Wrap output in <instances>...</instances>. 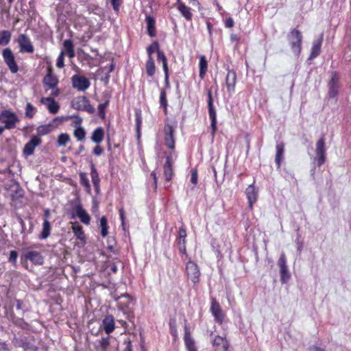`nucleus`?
Here are the masks:
<instances>
[{"instance_id": "29", "label": "nucleus", "mask_w": 351, "mask_h": 351, "mask_svg": "<svg viewBox=\"0 0 351 351\" xmlns=\"http://www.w3.org/2000/svg\"><path fill=\"white\" fill-rule=\"evenodd\" d=\"M178 10L181 15L186 20L191 21L192 19V12L191 8L186 6L184 3H180V6L178 7Z\"/></svg>"}, {"instance_id": "46", "label": "nucleus", "mask_w": 351, "mask_h": 351, "mask_svg": "<svg viewBox=\"0 0 351 351\" xmlns=\"http://www.w3.org/2000/svg\"><path fill=\"white\" fill-rule=\"evenodd\" d=\"M158 50H160L159 49V45H158V43L157 42H154L151 45H149L147 48V54H148V58L149 57H152V53L154 52V51H156L158 52Z\"/></svg>"}, {"instance_id": "45", "label": "nucleus", "mask_w": 351, "mask_h": 351, "mask_svg": "<svg viewBox=\"0 0 351 351\" xmlns=\"http://www.w3.org/2000/svg\"><path fill=\"white\" fill-rule=\"evenodd\" d=\"M177 242L180 252L186 256V239L178 238Z\"/></svg>"}, {"instance_id": "23", "label": "nucleus", "mask_w": 351, "mask_h": 351, "mask_svg": "<svg viewBox=\"0 0 351 351\" xmlns=\"http://www.w3.org/2000/svg\"><path fill=\"white\" fill-rule=\"evenodd\" d=\"M164 176L167 181H170L173 176L171 156H167L164 165Z\"/></svg>"}, {"instance_id": "37", "label": "nucleus", "mask_w": 351, "mask_h": 351, "mask_svg": "<svg viewBox=\"0 0 351 351\" xmlns=\"http://www.w3.org/2000/svg\"><path fill=\"white\" fill-rule=\"evenodd\" d=\"M71 141L70 136L67 133H62L58 136L57 145L59 147L65 146Z\"/></svg>"}, {"instance_id": "6", "label": "nucleus", "mask_w": 351, "mask_h": 351, "mask_svg": "<svg viewBox=\"0 0 351 351\" xmlns=\"http://www.w3.org/2000/svg\"><path fill=\"white\" fill-rule=\"evenodd\" d=\"M64 121V117H57L54 118L50 123L48 124L40 125L38 128L37 132L40 135H46L55 129H56L58 125L62 123Z\"/></svg>"}, {"instance_id": "9", "label": "nucleus", "mask_w": 351, "mask_h": 351, "mask_svg": "<svg viewBox=\"0 0 351 351\" xmlns=\"http://www.w3.org/2000/svg\"><path fill=\"white\" fill-rule=\"evenodd\" d=\"M21 260L29 261L35 265H42L43 257L40 253L37 251L27 250L23 252Z\"/></svg>"}, {"instance_id": "17", "label": "nucleus", "mask_w": 351, "mask_h": 351, "mask_svg": "<svg viewBox=\"0 0 351 351\" xmlns=\"http://www.w3.org/2000/svg\"><path fill=\"white\" fill-rule=\"evenodd\" d=\"M41 143V139L37 136H33L30 141L27 143L23 149V153L26 156L32 155L35 147Z\"/></svg>"}, {"instance_id": "64", "label": "nucleus", "mask_w": 351, "mask_h": 351, "mask_svg": "<svg viewBox=\"0 0 351 351\" xmlns=\"http://www.w3.org/2000/svg\"><path fill=\"white\" fill-rule=\"evenodd\" d=\"M67 54L70 58H73L75 56L74 49L67 52Z\"/></svg>"}, {"instance_id": "40", "label": "nucleus", "mask_w": 351, "mask_h": 351, "mask_svg": "<svg viewBox=\"0 0 351 351\" xmlns=\"http://www.w3.org/2000/svg\"><path fill=\"white\" fill-rule=\"evenodd\" d=\"M80 101H82L83 103L84 106L82 108L77 107V108L78 110L82 109V110H84L90 113L94 112V111H95L94 108L88 104V101L86 97L81 98Z\"/></svg>"}, {"instance_id": "22", "label": "nucleus", "mask_w": 351, "mask_h": 351, "mask_svg": "<svg viewBox=\"0 0 351 351\" xmlns=\"http://www.w3.org/2000/svg\"><path fill=\"white\" fill-rule=\"evenodd\" d=\"M276 154L275 158V162L276 163L277 167L280 168L281 162L284 158V152H285V144L282 142L277 143L276 145Z\"/></svg>"}, {"instance_id": "61", "label": "nucleus", "mask_w": 351, "mask_h": 351, "mask_svg": "<svg viewBox=\"0 0 351 351\" xmlns=\"http://www.w3.org/2000/svg\"><path fill=\"white\" fill-rule=\"evenodd\" d=\"M213 3H214V5L216 6L217 10L220 13H222V12L223 11V10L222 7L219 5V2L217 1V0H214Z\"/></svg>"}, {"instance_id": "53", "label": "nucleus", "mask_w": 351, "mask_h": 351, "mask_svg": "<svg viewBox=\"0 0 351 351\" xmlns=\"http://www.w3.org/2000/svg\"><path fill=\"white\" fill-rule=\"evenodd\" d=\"M191 182L194 185L197 184V171L195 169H193L191 171Z\"/></svg>"}, {"instance_id": "19", "label": "nucleus", "mask_w": 351, "mask_h": 351, "mask_svg": "<svg viewBox=\"0 0 351 351\" xmlns=\"http://www.w3.org/2000/svg\"><path fill=\"white\" fill-rule=\"evenodd\" d=\"M210 311L212 315L214 316L215 321L221 324L224 318V314L219 304L215 300H212Z\"/></svg>"}, {"instance_id": "38", "label": "nucleus", "mask_w": 351, "mask_h": 351, "mask_svg": "<svg viewBox=\"0 0 351 351\" xmlns=\"http://www.w3.org/2000/svg\"><path fill=\"white\" fill-rule=\"evenodd\" d=\"M90 176H91L92 182H93L94 186L96 188H98L99 185V178L98 173L93 165H92V166H91Z\"/></svg>"}, {"instance_id": "16", "label": "nucleus", "mask_w": 351, "mask_h": 351, "mask_svg": "<svg viewBox=\"0 0 351 351\" xmlns=\"http://www.w3.org/2000/svg\"><path fill=\"white\" fill-rule=\"evenodd\" d=\"M40 102L47 108L48 110L51 114H56L60 109L59 104L54 100L52 96L42 97Z\"/></svg>"}, {"instance_id": "30", "label": "nucleus", "mask_w": 351, "mask_h": 351, "mask_svg": "<svg viewBox=\"0 0 351 351\" xmlns=\"http://www.w3.org/2000/svg\"><path fill=\"white\" fill-rule=\"evenodd\" d=\"M322 38L313 42L309 59H314L317 58L320 53Z\"/></svg>"}, {"instance_id": "59", "label": "nucleus", "mask_w": 351, "mask_h": 351, "mask_svg": "<svg viewBox=\"0 0 351 351\" xmlns=\"http://www.w3.org/2000/svg\"><path fill=\"white\" fill-rule=\"evenodd\" d=\"M189 3H191L193 6L197 7L199 10L201 9V5L197 0H189Z\"/></svg>"}, {"instance_id": "51", "label": "nucleus", "mask_w": 351, "mask_h": 351, "mask_svg": "<svg viewBox=\"0 0 351 351\" xmlns=\"http://www.w3.org/2000/svg\"><path fill=\"white\" fill-rule=\"evenodd\" d=\"M56 66L58 68H62L64 66V52L62 51L57 58Z\"/></svg>"}, {"instance_id": "31", "label": "nucleus", "mask_w": 351, "mask_h": 351, "mask_svg": "<svg viewBox=\"0 0 351 351\" xmlns=\"http://www.w3.org/2000/svg\"><path fill=\"white\" fill-rule=\"evenodd\" d=\"M147 23V33L151 37H154L156 35L155 30V19L151 16H146L145 18Z\"/></svg>"}, {"instance_id": "13", "label": "nucleus", "mask_w": 351, "mask_h": 351, "mask_svg": "<svg viewBox=\"0 0 351 351\" xmlns=\"http://www.w3.org/2000/svg\"><path fill=\"white\" fill-rule=\"evenodd\" d=\"M245 195L248 201V206L250 210L253 204L256 202L258 196V189L254 184L249 185L245 189Z\"/></svg>"}, {"instance_id": "49", "label": "nucleus", "mask_w": 351, "mask_h": 351, "mask_svg": "<svg viewBox=\"0 0 351 351\" xmlns=\"http://www.w3.org/2000/svg\"><path fill=\"white\" fill-rule=\"evenodd\" d=\"M108 103L109 101H106L98 106V112L100 117L104 118L105 117V109L108 106Z\"/></svg>"}, {"instance_id": "11", "label": "nucleus", "mask_w": 351, "mask_h": 351, "mask_svg": "<svg viewBox=\"0 0 351 351\" xmlns=\"http://www.w3.org/2000/svg\"><path fill=\"white\" fill-rule=\"evenodd\" d=\"M236 82V72L233 70H228L226 77V87L229 96H232L234 93Z\"/></svg>"}, {"instance_id": "25", "label": "nucleus", "mask_w": 351, "mask_h": 351, "mask_svg": "<svg viewBox=\"0 0 351 351\" xmlns=\"http://www.w3.org/2000/svg\"><path fill=\"white\" fill-rule=\"evenodd\" d=\"M76 215L80 219V221L86 224L90 223V217L88 213L80 206L76 207L75 209Z\"/></svg>"}, {"instance_id": "55", "label": "nucleus", "mask_w": 351, "mask_h": 351, "mask_svg": "<svg viewBox=\"0 0 351 351\" xmlns=\"http://www.w3.org/2000/svg\"><path fill=\"white\" fill-rule=\"evenodd\" d=\"M186 230L183 227L180 228L178 238L182 239H186Z\"/></svg>"}, {"instance_id": "56", "label": "nucleus", "mask_w": 351, "mask_h": 351, "mask_svg": "<svg viewBox=\"0 0 351 351\" xmlns=\"http://www.w3.org/2000/svg\"><path fill=\"white\" fill-rule=\"evenodd\" d=\"M113 9L118 11L121 3V0H110Z\"/></svg>"}, {"instance_id": "44", "label": "nucleus", "mask_w": 351, "mask_h": 351, "mask_svg": "<svg viewBox=\"0 0 351 351\" xmlns=\"http://www.w3.org/2000/svg\"><path fill=\"white\" fill-rule=\"evenodd\" d=\"M135 122H136V131L138 133V136H139L140 133V128L142 124V117H141V111H136L135 113Z\"/></svg>"}, {"instance_id": "3", "label": "nucleus", "mask_w": 351, "mask_h": 351, "mask_svg": "<svg viewBox=\"0 0 351 351\" xmlns=\"http://www.w3.org/2000/svg\"><path fill=\"white\" fill-rule=\"evenodd\" d=\"M2 56L5 64L12 73H16L19 71V66L16 63V58L10 48L5 49L2 52Z\"/></svg>"}, {"instance_id": "10", "label": "nucleus", "mask_w": 351, "mask_h": 351, "mask_svg": "<svg viewBox=\"0 0 351 351\" xmlns=\"http://www.w3.org/2000/svg\"><path fill=\"white\" fill-rule=\"evenodd\" d=\"M18 43L20 47V51L22 53H33L34 46L26 34H21L18 38Z\"/></svg>"}, {"instance_id": "7", "label": "nucleus", "mask_w": 351, "mask_h": 351, "mask_svg": "<svg viewBox=\"0 0 351 351\" xmlns=\"http://www.w3.org/2000/svg\"><path fill=\"white\" fill-rule=\"evenodd\" d=\"M73 87L78 91H84L87 90L90 85V81L84 76L74 75L71 77Z\"/></svg>"}, {"instance_id": "4", "label": "nucleus", "mask_w": 351, "mask_h": 351, "mask_svg": "<svg viewBox=\"0 0 351 351\" xmlns=\"http://www.w3.org/2000/svg\"><path fill=\"white\" fill-rule=\"evenodd\" d=\"M186 273L189 280L194 284H196L199 280L200 271L197 265L189 260L186 264Z\"/></svg>"}, {"instance_id": "12", "label": "nucleus", "mask_w": 351, "mask_h": 351, "mask_svg": "<svg viewBox=\"0 0 351 351\" xmlns=\"http://www.w3.org/2000/svg\"><path fill=\"white\" fill-rule=\"evenodd\" d=\"M208 114L211 121L210 126L212 128V136H214L217 130V114L216 110L213 106V99L210 93H208Z\"/></svg>"}, {"instance_id": "48", "label": "nucleus", "mask_w": 351, "mask_h": 351, "mask_svg": "<svg viewBox=\"0 0 351 351\" xmlns=\"http://www.w3.org/2000/svg\"><path fill=\"white\" fill-rule=\"evenodd\" d=\"M160 106L164 108L165 112H167V100L166 98V93L165 90H162L160 95Z\"/></svg>"}, {"instance_id": "42", "label": "nucleus", "mask_w": 351, "mask_h": 351, "mask_svg": "<svg viewBox=\"0 0 351 351\" xmlns=\"http://www.w3.org/2000/svg\"><path fill=\"white\" fill-rule=\"evenodd\" d=\"M36 108L30 103H27L25 107V116L27 118L32 119L36 113Z\"/></svg>"}, {"instance_id": "8", "label": "nucleus", "mask_w": 351, "mask_h": 351, "mask_svg": "<svg viewBox=\"0 0 351 351\" xmlns=\"http://www.w3.org/2000/svg\"><path fill=\"white\" fill-rule=\"evenodd\" d=\"M19 121L17 116L8 110L1 112V122L5 124V129H12L16 127V123Z\"/></svg>"}, {"instance_id": "20", "label": "nucleus", "mask_w": 351, "mask_h": 351, "mask_svg": "<svg viewBox=\"0 0 351 351\" xmlns=\"http://www.w3.org/2000/svg\"><path fill=\"white\" fill-rule=\"evenodd\" d=\"M339 75L336 72L331 73V79L329 82L328 95L330 97H335L338 93Z\"/></svg>"}, {"instance_id": "47", "label": "nucleus", "mask_w": 351, "mask_h": 351, "mask_svg": "<svg viewBox=\"0 0 351 351\" xmlns=\"http://www.w3.org/2000/svg\"><path fill=\"white\" fill-rule=\"evenodd\" d=\"M11 38V34L8 31H2L1 32V45H7Z\"/></svg>"}, {"instance_id": "34", "label": "nucleus", "mask_w": 351, "mask_h": 351, "mask_svg": "<svg viewBox=\"0 0 351 351\" xmlns=\"http://www.w3.org/2000/svg\"><path fill=\"white\" fill-rule=\"evenodd\" d=\"M51 232V225L49 221L47 219H45L43 225V230L40 234V238L42 239H47Z\"/></svg>"}, {"instance_id": "21", "label": "nucleus", "mask_w": 351, "mask_h": 351, "mask_svg": "<svg viewBox=\"0 0 351 351\" xmlns=\"http://www.w3.org/2000/svg\"><path fill=\"white\" fill-rule=\"evenodd\" d=\"M104 330L107 334H110L114 330V319L112 315H107L102 321Z\"/></svg>"}, {"instance_id": "28", "label": "nucleus", "mask_w": 351, "mask_h": 351, "mask_svg": "<svg viewBox=\"0 0 351 351\" xmlns=\"http://www.w3.org/2000/svg\"><path fill=\"white\" fill-rule=\"evenodd\" d=\"M104 138V130L101 127L97 128L92 133L91 141L95 143H100Z\"/></svg>"}, {"instance_id": "18", "label": "nucleus", "mask_w": 351, "mask_h": 351, "mask_svg": "<svg viewBox=\"0 0 351 351\" xmlns=\"http://www.w3.org/2000/svg\"><path fill=\"white\" fill-rule=\"evenodd\" d=\"M184 346L187 351H197L194 339L192 337L186 326H184Z\"/></svg>"}, {"instance_id": "57", "label": "nucleus", "mask_w": 351, "mask_h": 351, "mask_svg": "<svg viewBox=\"0 0 351 351\" xmlns=\"http://www.w3.org/2000/svg\"><path fill=\"white\" fill-rule=\"evenodd\" d=\"M103 151V149L99 145H97L93 149V153L96 156H100Z\"/></svg>"}, {"instance_id": "58", "label": "nucleus", "mask_w": 351, "mask_h": 351, "mask_svg": "<svg viewBox=\"0 0 351 351\" xmlns=\"http://www.w3.org/2000/svg\"><path fill=\"white\" fill-rule=\"evenodd\" d=\"M225 25L226 27L231 28L234 26V21L232 18H228L226 19L225 22Z\"/></svg>"}, {"instance_id": "60", "label": "nucleus", "mask_w": 351, "mask_h": 351, "mask_svg": "<svg viewBox=\"0 0 351 351\" xmlns=\"http://www.w3.org/2000/svg\"><path fill=\"white\" fill-rule=\"evenodd\" d=\"M151 176L153 178V180H154V189H156V187H157V177H156V173L153 171L152 173H151Z\"/></svg>"}, {"instance_id": "35", "label": "nucleus", "mask_w": 351, "mask_h": 351, "mask_svg": "<svg viewBox=\"0 0 351 351\" xmlns=\"http://www.w3.org/2000/svg\"><path fill=\"white\" fill-rule=\"evenodd\" d=\"M86 132L83 127L75 128L73 130V136L78 141L85 140Z\"/></svg>"}, {"instance_id": "33", "label": "nucleus", "mask_w": 351, "mask_h": 351, "mask_svg": "<svg viewBox=\"0 0 351 351\" xmlns=\"http://www.w3.org/2000/svg\"><path fill=\"white\" fill-rule=\"evenodd\" d=\"M145 69H146V72L149 76L152 77L154 75L156 68H155L154 61V59L152 57L148 58V59L146 62V64H145Z\"/></svg>"}, {"instance_id": "43", "label": "nucleus", "mask_w": 351, "mask_h": 351, "mask_svg": "<svg viewBox=\"0 0 351 351\" xmlns=\"http://www.w3.org/2000/svg\"><path fill=\"white\" fill-rule=\"evenodd\" d=\"M80 183L83 185L88 191L90 190V185L89 183V180L86 177V173H80Z\"/></svg>"}, {"instance_id": "62", "label": "nucleus", "mask_w": 351, "mask_h": 351, "mask_svg": "<svg viewBox=\"0 0 351 351\" xmlns=\"http://www.w3.org/2000/svg\"><path fill=\"white\" fill-rule=\"evenodd\" d=\"M119 215H120V218H121V220L122 226H124V219H125V217H124V210H123V208H121L119 210Z\"/></svg>"}, {"instance_id": "5", "label": "nucleus", "mask_w": 351, "mask_h": 351, "mask_svg": "<svg viewBox=\"0 0 351 351\" xmlns=\"http://www.w3.org/2000/svg\"><path fill=\"white\" fill-rule=\"evenodd\" d=\"M326 147H325V139L324 137H322L317 143H316V157L313 158L314 162L317 161V166H322L326 160Z\"/></svg>"}, {"instance_id": "36", "label": "nucleus", "mask_w": 351, "mask_h": 351, "mask_svg": "<svg viewBox=\"0 0 351 351\" xmlns=\"http://www.w3.org/2000/svg\"><path fill=\"white\" fill-rule=\"evenodd\" d=\"M99 226L101 228V235L103 237H106L108 234V226L107 219L105 216H103L100 219Z\"/></svg>"}, {"instance_id": "24", "label": "nucleus", "mask_w": 351, "mask_h": 351, "mask_svg": "<svg viewBox=\"0 0 351 351\" xmlns=\"http://www.w3.org/2000/svg\"><path fill=\"white\" fill-rule=\"evenodd\" d=\"M110 346L109 337H103L94 343L95 351H107Z\"/></svg>"}, {"instance_id": "52", "label": "nucleus", "mask_w": 351, "mask_h": 351, "mask_svg": "<svg viewBox=\"0 0 351 351\" xmlns=\"http://www.w3.org/2000/svg\"><path fill=\"white\" fill-rule=\"evenodd\" d=\"M63 45L66 52H69L74 49L73 42L69 39L65 40L63 43Z\"/></svg>"}, {"instance_id": "39", "label": "nucleus", "mask_w": 351, "mask_h": 351, "mask_svg": "<svg viewBox=\"0 0 351 351\" xmlns=\"http://www.w3.org/2000/svg\"><path fill=\"white\" fill-rule=\"evenodd\" d=\"M64 120L66 119H72L73 121L71 123V125L74 128V129L82 127V119L79 116L73 115V116L67 117L66 118L64 117Z\"/></svg>"}, {"instance_id": "15", "label": "nucleus", "mask_w": 351, "mask_h": 351, "mask_svg": "<svg viewBox=\"0 0 351 351\" xmlns=\"http://www.w3.org/2000/svg\"><path fill=\"white\" fill-rule=\"evenodd\" d=\"M215 351H228L229 343L225 337L216 336L213 341Z\"/></svg>"}, {"instance_id": "54", "label": "nucleus", "mask_w": 351, "mask_h": 351, "mask_svg": "<svg viewBox=\"0 0 351 351\" xmlns=\"http://www.w3.org/2000/svg\"><path fill=\"white\" fill-rule=\"evenodd\" d=\"M18 254L17 252L14 250H12L10 253L9 256V261L13 264L16 263V258H17Z\"/></svg>"}, {"instance_id": "26", "label": "nucleus", "mask_w": 351, "mask_h": 351, "mask_svg": "<svg viewBox=\"0 0 351 351\" xmlns=\"http://www.w3.org/2000/svg\"><path fill=\"white\" fill-rule=\"evenodd\" d=\"M72 230L78 240L83 242L85 241L86 237L84 232L82 230V226L78 222L76 221L73 223Z\"/></svg>"}, {"instance_id": "63", "label": "nucleus", "mask_w": 351, "mask_h": 351, "mask_svg": "<svg viewBox=\"0 0 351 351\" xmlns=\"http://www.w3.org/2000/svg\"><path fill=\"white\" fill-rule=\"evenodd\" d=\"M114 64L113 62H112L109 66L108 73L112 72L114 71Z\"/></svg>"}, {"instance_id": "27", "label": "nucleus", "mask_w": 351, "mask_h": 351, "mask_svg": "<svg viewBox=\"0 0 351 351\" xmlns=\"http://www.w3.org/2000/svg\"><path fill=\"white\" fill-rule=\"evenodd\" d=\"M157 59L158 61H161L162 63V69L165 72V81L167 82L169 78L167 60L163 51L158 50Z\"/></svg>"}, {"instance_id": "2", "label": "nucleus", "mask_w": 351, "mask_h": 351, "mask_svg": "<svg viewBox=\"0 0 351 351\" xmlns=\"http://www.w3.org/2000/svg\"><path fill=\"white\" fill-rule=\"evenodd\" d=\"M302 36L301 32L294 29L288 35V40L293 53L299 56L301 52Z\"/></svg>"}, {"instance_id": "41", "label": "nucleus", "mask_w": 351, "mask_h": 351, "mask_svg": "<svg viewBox=\"0 0 351 351\" xmlns=\"http://www.w3.org/2000/svg\"><path fill=\"white\" fill-rule=\"evenodd\" d=\"M280 280H281L282 283H283V284L287 283L291 278V275L288 271L287 267L284 268V269H280Z\"/></svg>"}, {"instance_id": "32", "label": "nucleus", "mask_w": 351, "mask_h": 351, "mask_svg": "<svg viewBox=\"0 0 351 351\" xmlns=\"http://www.w3.org/2000/svg\"><path fill=\"white\" fill-rule=\"evenodd\" d=\"M199 77L203 79L204 75L207 71L208 68V62L205 56L202 55L199 56Z\"/></svg>"}, {"instance_id": "14", "label": "nucleus", "mask_w": 351, "mask_h": 351, "mask_svg": "<svg viewBox=\"0 0 351 351\" xmlns=\"http://www.w3.org/2000/svg\"><path fill=\"white\" fill-rule=\"evenodd\" d=\"M165 145L171 149L175 147L174 130L170 125H166L164 129Z\"/></svg>"}, {"instance_id": "50", "label": "nucleus", "mask_w": 351, "mask_h": 351, "mask_svg": "<svg viewBox=\"0 0 351 351\" xmlns=\"http://www.w3.org/2000/svg\"><path fill=\"white\" fill-rule=\"evenodd\" d=\"M278 265L280 267V269L287 267V258H286L285 254L284 253H282L280 255V257L279 258L278 261Z\"/></svg>"}, {"instance_id": "1", "label": "nucleus", "mask_w": 351, "mask_h": 351, "mask_svg": "<svg viewBox=\"0 0 351 351\" xmlns=\"http://www.w3.org/2000/svg\"><path fill=\"white\" fill-rule=\"evenodd\" d=\"M59 80L58 77L52 73L51 69H48L47 73L43 78V85L46 90H51L50 95L57 97L60 91L58 88Z\"/></svg>"}]
</instances>
